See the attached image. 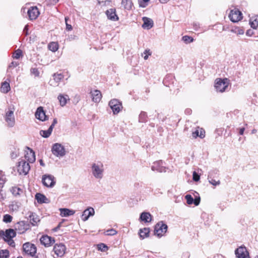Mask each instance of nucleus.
Wrapping results in <instances>:
<instances>
[{"instance_id": "nucleus-30", "label": "nucleus", "mask_w": 258, "mask_h": 258, "mask_svg": "<svg viewBox=\"0 0 258 258\" xmlns=\"http://www.w3.org/2000/svg\"><path fill=\"white\" fill-rule=\"evenodd\" d=\"M29 217L30 222L33 226L36 225L37 223L40 221L39 217L35 214L32 213L29 215Z\"/></svg>"}, {"instance_id": "nucleus-61", "label": "nucleus", "mask_w": 258, "mask_h": 258, "mask_svg": "<svg viewBox=\"0 0 258 258\" xmlns=\"http://www.w3.org/2000/svg\"><path fill=\"white\" fill-rule=\"evenodd\" d=\"M253 34V32L251 30H248L246 32V35L248 36H251Z\"/></svg>"}, {"instance_id": "nucleus-39", "label": "nucleus", "mask_w": 258, "mask_h": 258, "mask_svg": "<svg viewBox=\"0 0 258 258\" xmlns=\"http://www.w3.org/2000/svg\"><path fill=\"white\" fill-rule=\"evenodd\" d=\"M11 192H12L13 195L17 196L20 195L21 192H22V190L19 187H12V188L11 189Z\"/></svg>"}, {"instance_id": "nucleus-7", "label": "nucleus", "mask_w": 258, "mask_h": 258, "mask_svg": "<svg viewBox=\"0 0 258 258\" xmlns=\"http://www.w3.org/2000/svg\"><path fill=\"white\" fill-rule=\"evenodd\" d=\"M229 18L232 22H237L242 19V13L238 9L234 8L231 10Z\"/></svg>"}, {"instance_id": "nucleus-41", "label": "nucleus", "mask_w": 258, "mask_h": 258, "mask_svg": "<svg viewBox=\"0 0 258 258\" xmlns=\"http://www.w3.org/2000/svg\"><path fill=\"white\" fill-rule=\"evenodd\" d=\"M13 217L9 214H6L3 217V222L6 223L12 222Z\"/></svg>"}, {"instance_id": "nucleus-1", "label": "nucleus", "mask_w": 258, "mask_h": 258, "mask_svg": "<svg viewBox=\"0 0 258 258\" xmlns=\"http://www.w3.org/2000/svg\"><path fill=\"white\" fill-rule=\"evenodd\" d=\"M91 171L95 178H102L104 172L103 164L101 163H93L91 166Z\"/></svg>"}, {"instance_id": "nucleus-38", "label": "nucleus", "mask_w": 258, "mask_h": 258, "mask_svg": "<svg viewBox=\"0 0 258 258\" xmlns=\"http://www.w3.org/2000/svg\"><path fill=\"white\" fill-rule=\"evenodd\" d=\"M51 134V132L48 129L46 131L41 130L40 131V135L45 138L49 137Z\"/></svg>"}, {"instance_id": "nucleus-36", "label": "nucleus", "mask_w": 258, "mask_h": 258, "mask_svg": "<svg viewBox=\"0 0 258 258\" xmlns=\"http://www.w3.org/2000/svg\"><path fill=\"white\" fill-rule=\"evenodd\" d=\"M231 32L237 35H243L244 33V30L239 27H235L231 29Z\"/></svg>"}, {"instance_id": "nucleus-62", "label": "nucleus", "mask_w": 258, "mask_h": 258, "mask_svg": "<svg viewBox=\"0 0 258 258\" xmlns=\"http://www.w3.org/2000/svg\"><path fill=\"white\" fill-rule=\"evenodd\" d=\"M245 131L244 127H242L239 129V134L240 135H242L244 133V132Z\"/></svg>"}, {"instance_id": "nucleus-49", "label": "nucleus", "mask_w": 258, "mask_h": 258, "mask_svg": "<svg viewBox=\"0 0 258 258\" xmlns=\"http://www.w3.org/2000/svg\"><path fill=\"white\" fill-rule=\"evenodd\" d=\"M192 179L195 181H198L200 179V175L196 171L193 172Z\"/></svg>"}, {"instance_id": "nucleus-6", "label": "nucleus", "mask_w": 258, "mask_h": 258, "mask_svg": "<svg viewBox=\"0 0 258 258\" xmlns=\"http://www.w3.org/2000/svg\"><path fill=\"white\" fill-rule=\"evenodd\" d=\"M30 169L29 163L25 161L22 160L19 162L17 170L20 174L26 175Z\"/></svg>"}, {"instance_id": "nucleus-4", "label": "nucleus", "mask_w": 258, "mask_h": 258, "mask_svg": "<svg viewBox=\"0 0 258 258\" xmlns=\"http://www.w3.org/2000/svg\"><path fill=\"white\" fill-rule=\"evenodd\" d=\"M167 225L162 221L158 222L155 226V235L159 237L163 236L167 230Z\"/></svg>"}, {"instance_id": "nucleus-2", "label": "nucleus", "mask_w": 258, "mask_h": 258, "mask_svg": "<svg viewBox=\"0 0 258 258\" xmlns=\"http://www.w3.org/2000/svg\"><path fill=\"white\" fill-rule=\"evenodd\" d=\"M51 152L53 155L60 158L66 154V150L64 146L59 143H55L52 145Z\"/></svg>"}, {"instance_id": "nucleus-45", "label": "nucleus", "mask_w": 258, "mask_h": 258, "mask_svg": "<svg viewBox=\"0 0 258 258\" xmlns=\"http://www.w3.org/2000/svg\"><path fill=\"white\" fill-rule=\"evenodd\" d=\"M19 64L18 61H13L9 66L7 71L9 72L10 69H14Z\"/></svg>"}, {"instance_id": "nucleus-44", "label": "nucleus", "mask_w": 258, "mask_h": 258, "mask_svg": "<svg viewBox=\"0 0 258 258\" xmlns=\"http://www.w3.org/2000/svg\"><path fill=\"white\" fill-rule=\"evenodd\" d=\"M185 199L186 200V203L188 205H191L194 204V199L190 195H186L185 196Z\"/></svg>"}, {"instance_id": "nucleus-43", "label": "nucleus", "mask_w": 258, "mask_h": 258, "mask_svg": "<svg viewBox=\"0 0 258 258\" xmlns=\"http://www.w3.org/2000/svg\"><path fill=\"white\" fill-rule=\"evenodd\" d=\"M116 233H117V231L113 228L108 229L104 232L105 235H110V236L114 235L116 234Z\"/></svg>"}, {"instance_id": "nucleus-23", "label": "nucleus", "mask_w": 258, "mask_h": 258, "mask_svg": "<svg viewBox=\"0 0 258 258\" xmlns=\"http://www.w3.org/2000/svg\"><path fill=\"white\" fill-rule=\"evenodd\" d=\"M142 19L144 22L142 27L144 29H150L153 26V21L151 19L144 17Z\"/></svg>"}, {"instance_id": "nucleus-32", "label": "nucleus", "mask_w": 258, "mask_h": 258, "mask_svg": "<svg viewBox=\"0 0 258 258\" xmlns=\"http://www.w3.org/2000/svg\"><path fill=\"white\" fill-rule=\"evenodd\" d=\"M150 232L149 228H144L143 229H140L139 234L141 238L144 239L149 236Z\"/></svg>"}, {"instance_id": "nucleus-22", "label": "nucleus", "mask_w": 258, "mask_h": 258, "mask_svg": "<svg viewBox=\"0 0 258 258\" xmlns=\"http://www.w3.org/2000/svg\"><path fill=\"white\" fill-rule=\"evenodd\" d=\"M16 233L13 229H9L6 230L4 233L3 238L4 240L6 241L8 239H12L16 236Z\"/></svg>"}, {"instance_id": "nucleus-18", "label": "nucleus", "mask_w": 258, "mask_h": 258, "mask_svg": "<svg viewBox=\"0 0 258 258\" xmlns=\"http://www.w3.org/2000/svg\"><path fill=\"white\" fill-rule=\"evenodd\" d=\"M163 161L159 160L156 161L153 163V165L151 167V169L153 171H157L159 172H165V168L163 165Z\"/></svg>"}, {"instance_id": "nucleus-19", "label": "nucleus", "mask_w": 258, "mask_h": 258, "mask_svg": "<svg viewBox=\"0 0 258 258\" xmlns=\"http://www.w3.org/2000/svg\"><path fill=\"white\" fill-rule=\"evenodd\" d=\"M35 115L37 119L41 121H43L47 120V116L42 107L37 108Z\"/></svg>"}, {"instance_id": "nucleus-48", "label": "nucleus", "mask_w": 258, "mask_h": 258, "mask_svg": "<svg viewBox=\"0 0 258 258\" xmlns=\"http://www.w3.org/2000/svg\"><path fill=\"white\" fill-rule=\"evenodd\" d=\"M144 56L142 54V56L144 57L145 60H147L148 58L149 55H151L152 53L150 51V49H146L144 52Z\"/></svg>"}, {"instance_id": "nucleus-8", "label": "nucleus", "mask_w": 258, "mask_h": 258, "mask_svg": "<svg viewBox=\"0 0 258 258\" xmlns=\"http://www.w3.org/2000/svg\"><path fill=\"white\" fill-rule=\"evenodd\" d=\"M109 105L114 114H117L122 108L121 103L115 99L111 100L109 102Z\"/></svg>"}, {"instance_id": "nucleus-53", "label": "nucleus", "mask_w": 258, "mask_h": 258, "mask_svg": "<svg viewBox=\"0 0 258 258\" xmlns=\"http://www.w3.org/2000/svg\"><path fill=\"white\" fill-rule=\"evenodd\" d=\"M31 72L32 74H34L35 76H38L39 74L38 70L36 68L31 69Z\"/></svg>"}, {"instance_id": "nucleus-46", "label": "nucleus", "mask_w": 258, "mask_h": 258, "mask_svg": "<svg viewBox=\"0 0 258 258\" xmlns=\"http://www.w3.org/2000/svg\"><path fill=\"white\" fill-rule=\"evenodd\" d=\"M98 250L101 251H105L107 250V246L104 243H100L97 245Z\"/></svg>"}, {"instance_id": "nucleus-16", "label": "nucleus", "mask_w": 258, "mask_h": 258, "mask_svg": "<svg viewBox=\"0 0 258 258\" xmlns=\"http://www.w3.org/2000/svg\"><path fill=\"white\" fill-rule=\"evenodd\" d=\"M94 209L92 207H88L83 211L81 216L82 220L83 221H86L89 219L90 217L94 216Z\"/></svg>"}, {"instance_id": "nucleus-25", "label": "nucleus", "mask_w": 258, "mask_h": 258, "mask_svg": "<svg viewBox=\"0 0 258 258\" xmlns=\"http://www.w3.org/2000/svg\"><path fill=\"white\" fill-rule=\"evenodd\" d=\"M215 172L216 174L218 173V170H212L210 171L209 172L208 176V179L209 180V182L212 185L216 186L218 185L220 183V180L216 181V180L214 179L212 177V173Z\"/></svg>"}, {"instance_id": "nucleus-55", "label": "nucleus", "mask_w": 258, "mask_h": 258, "mask_svg": "<svg viewBox=\"0 0 258 258\" xmlns=\"http://www.w3.org/2000/svg\"><path fill=\"white\" fill-rule=\"evenodd\" d=\"M8 243L9 245L11 246L12 247H14L15 246V242L12 239H8L6 240Z\"/></svg>"}, {"instance_id": "nucleus-5", "label": "nucleus", "mask_w": 258, "mask_h": 258, "mask_svg": "<svg viewBox=\"0 0 258 258\" xmlns=\"http://www.w3.org/2000/svg\"><path fill=\"white\" fill-rule=\"evenodd\" d=\"M42 182L47 187H53L56 183L54 177L51 174H44L42 177Z\"/></svg>"}, {"instance_id": "nucleus-34", "label": "nucleus", "mask_w": 258, "mask_h": 258, "mask_svg": "<svg viewBox=\"0 0 258 258\" xmlns=\"http://www.w3.org/2000/svg\"><path fill=\"white\" fill-rule=\"evenodd\" d=\"M58 99L59 100L60 105L63 106L66 104L67 101L69 99V96L68 95L63 96L62 95H59L58 96Z\"/></svg>"}, {"instance_id": "nucleus-59", "label": "nucleus", "mask_w": 258, "mask_h": 258, "mask_svg": "<svg viewBox=\"0 0 258 258\" xmlns=\"http://www.w3.org/2000/svg\"><path fill=\"white\" fill-rule=\"evenodd\" d=\"M147 6V3L144 2V1L139 2V7H140L146 8Z\"/></svg>"}, {"instance_id": "nucleus-3", "label": "nucleus", "mask_w": 258, "mask_h": 258, "mask_svg": "<svg viewBox=\"0 0 258 258\" xmlns=\"http://www.w3.org/2000/svg\"><path fill=\"white\" fill-rule=\"evenodd\" d=\"M229 85L228 80L227 79H217L215 80V87L219 92H223L226 91Z\"/></svg>"}, {"instance_id": "nucleus-47", "label": "nucleus", "mask_w": 258, "mask_h": 258, "mask_svg": "<svg viewBox=\"0 0 258 258\" xmlns=\"http://www.w3.org/2000/svg\"><path fill=\"white\" fill-rule=\"evenodd\" d=\"M19 155V150L16 149H14L11 153V157L12 159L16 158Z\"/></svg>"}, {"instance_id": "nucleus-37", "label": "nucleus", "mask_w": 258, "mask_h": 258, "mask_svg": "<svg viewBox=\"0 0 258 258\" xmlns=\"http://www.w3.org/2000/svg\"><path fill=\"white\" fill-rule=\"evenodd\" d=\"M9 251L7 249H0V258H9Z\"/></svg>"}, {"instance_id": "nucleus-63", "label": "nucleus", "mask_w": 258, "mask_h": 258, "mask_svg": "<svg viewBox=\"0 0 258 258\" xmlns=\"http://www.w3.org/2000/svg\"><path fill=\"white\" fill-rule=\"evenodd\" d=\"M199 137L201 138H203L205 137V132L204 131L201 130L200 134H199Z\"/></svg>"}, {"instance_id": "nucleus-9", "label": "nucleus", "mask_w": 258, "mask_h": 258, "mask_svg": "<svg viewBox=\"0 0 258 258\" xmlns=\"http://www.w3.org/2000/svg\"><path fill=\"white\" fill-rule=\"evenodd\" d=\"M23 248L26 253L31 256H34L36 252V247L35 245L29 242L24 244Z\"/></svg>"}, {"instance_id": "nucleus-64", "label": "nucleus", "mask_w": 258, "mask_h": 258, "mask_svg": "<svg viewBox=\"0 0 258 258\" xmlns=\"http://www.w3.org/2000/svg\"><path fill=\"white\" fill-rule=\"evenodd\" d=\"M54 126V125L52 123L51 124V125L49 126L48 130L52 133V130H53V128Z\"/></svg>"}, {"instance_id": "nucleus-29", "label": "nucleus", "mask_w": 258, "mask_h": 258, "mask_svg": "<svg viewBox=\"0 0 258 258\" xmlns=\"http://www.w3.org/2000/svg\"><path fill=\"white\" fill-rule=\"evenodd\" d=\"M8 81H5L2 83L1 87V91L3 93H7L11 89L10 85V80L7 79Z\"/></svg>"}, {"instance_id": "nucleus-13", "label": "nucleus", "mask_w": 258, "mask_h": 258, "mask_svg": "<svg viewBox=\"0 0 258 258\" xmlns=\"http://www.w3.org/2000/svg\"><path fill=\"white\" fill-rule=\"evenodd\" d=\"M53 251L57 257L62 256L65 253L66 246L63 244H56L54 246Z\"/></svg>"}, {"instance_id": "nucleus-56", "label": "nucleus", "mask_w": 258, "mask_h": 258, "mask_svg": "<svg viewBox=\"0 0 258 258\" xmlns=\"http://www.w3.org/2000/svg\"><path fill=\"white\" fill-rule=\"evenodd\" d=\"M67 20H68V19L66 17L65 21H66V29L68 31H70V30H72V27L71 25H69L68 24Z\"/></svg>"}, {"instance_id": "nucleus-51", "label": "nucleus", "mask_w": 258, "mask_h": 258, "mask_svg": "<svg viewBox=\"0 0 258 258\" xmlns=\"http://www.w3.org/2000/svg\"><path fill=\"white\" fill-rule=\"evenodd\" d=\"M201 199L199 196L195 197V199H194V204L195 206H198L200 203Z\"/></svg>"}, {"instance_id": "nucleus-50", "label": "nucleus", "mask_w": 258, "mask_h": 258, "mask_svg": "<svg viewBox=\"0 0 258 258\" xmlns=\"http://www.w3.org/2000/svg\"><path fill=\"white\" fill-rule=\"evenodd\" d=\"M146 117V113L145 112H142L139 115L140 121L143 122Z\"/></svg>"}, {"instance_id": "nucleus-52", "label": "nucleus", "mask_w": 258, "mask_h": 258, "mask_svg": "<svg viewBox=\"0 0 258 258\" xmlns=\"http://www.w3.org/2000/svg\"><path fill=\"white\" fill-rule=\"evenodd\" d=\"M5 181L4 179L3 174L2 172L0 171V188L3 186Z\"/></svg>"}, {"instance_id": "nucleus-60", "label": "nucleus", "mask_w": 258, "mask_h": 258, "mask_svg": "<svg viewBox=\"0 0 258 258\" xmlns=\"http://www.w3.org/2000/svg\"><path fill=\"white\" fill-rule=\"evenodd\" d=\"M192 136L194 138H196L197 137H199V132L198 130H196L192 133Z\"/></svg>"}, {"instance_id": "nucleus-27", "label": "nucleus", "mask_w": 258, "mask_h": 258, "mask_svg": "<svg viewBox=\"0 0 258 258\" xmlns=\"http://www.w3.org/2000/svg\"><path fill=\"white\" fill-rule=\"evenodd\" d=\"M59 211L60 212V215L62 217L73 215L75 213V211L67 208H60Z\"/></svg>"}, {"instance_id": "nucleus-14", "label": "nucleus", "mask_w": 258, "mask_h": 258, "mask_svg": "<svg viewBox=\"0 0 258 258\" xmlns=\"http://www.w3.org/2000/svg\"><path fill=\"white\" fill-rule=\"evenodd\" d=\"M40 242L45 247H48L54 243L55 240L53 238L47 235H43L40 239Z\"/></svg>"}, {"instance_id": "nucleus-42", "label": "nucleus", "mask_w": 258, "mask_h": 258, "mask_svg": "<svg viewBox=\"0 0 258 258\" xmlns=\"http://www.w3.org/2000/svg\"><path fill=\"white\" fill-rule=\"evenodd\" d=\"M182 40L186 43H189L193 42L194 41V39L192 38V37L187 35H185L183 36L182 38Z\"/></svg>"}, {"instance_id": "nucleus-35", "label": "nucleus", "mask_w": 258, "mask_h": 258, "mask_svg": "<svg viewBox=\"0 0 258 258\" xmlns=\"http://www.w3.org/2000/svg\"><path fill=\"white\" fill-rule=\"evenodd\" d=\"M48 47L49 49L53 52H55L58 49V45L57 43L54 42L50 43Z\"/></svg>"}, {"instance_id": "nucleus-40", "label": "nucleus", "mask_w": 258, "mask_h": 258, "mask_svg": "<svg viewBox=\"0 0 258 258\" xmlns=\"http://www.w3.org/2000/svg\"><path fill=\"white\" fill-rule=\"evenodd\" d=\"M22 55V51L18 49L15 51L13 55V57L15 59H19Z\"/></svg>"}, {"instance_id": "nucleus-24", "label": "nucleus", "mask_w": 258, "mask_h": 258, "mask_svg": "<svg viewBox=\"0 0 258 258\" xmlns=\"http://www.w3.org/2000/svg\"><path fill=\"white\" fill-rule=\"evenodd\" d=\"M29 151L27 152L25 155V158L29 163H33L35 161V155L34 152L29 148Z\"/></svg>"}, {"instance_id": "nucleus-28", "label": "nucleus", "mask_w": 258, "mask_h": 258, "mask_svg": "<svg viewBox=\"0 0 258 258\" xmlns=\"http://www.w3.org/2000/svg\"><path fill=\"white\" fill-rule=\"evenodd\" d=\"M35 199L39 204L49 203V200L44 195L40 193H37L36 194Z\"/></svg>"}, {"instance_id": "nucleus-20", "label": "nucleus", "mask_w": 258, "mask_h": 258, "mask_svg": "<svg viewBox=\"0 0 258 258\" xmlns=\"http://www.w3.org/2000/svg\"><path fill=\"white\" fill-rule=\"evenodd\" d=\"M106 14L108 19L115 21L118 20V17L116 14V11L114 9H110L106 11Z\"/></svg>"}, {"instance_id": "nucleus-26", "label": "nucleus", "mask_w": 258, "mask_h": 258, "mask_svg": "<svg viewBox=\"0 0 258 258\" xmlns=\"http://www.w3.org/2000/svg\"><path fill=\"white\" fill-rule=\"evenodd\" d=\"M140 220L145 223L150 222L152 220V216L150 213L144 212L140 215Z\"/></svg>"}, {"instance_id": "nucleus-57", "label": "nucleus", "mask_w": 258, "mask_h": 258, "mask_svg": "<svg viewBox=\"0 0 258 258\" xmlns=\"http://www.w3.org/2000/svg\"><path fill=\"white\" fill-rule=\"evenodd\" d=\"M46 1L48 4L52 5H55L58 2V0H46Z\"/></svg>"}, {"instance_id": "nucleus-58", "label": "nucleus", "mask_w": 258, "mask_h": 258, "mask_svg": "<svg viewBox=\"0 0 258 258\" xmlns=\"http://www.w3.org/2000/svg\"><path fill=\"white\" fill-rule=\"evenodd\" d=\"M97 1L99 4L105 5L106 2H109L110 0H97Z\"/></svg>"}, {"instance_id": "nucleus-31", "label": "nucleus", "mask_w": 258, "mask_h": 258, "mask_svg": "<svg viewBox=\"0 0 258 258\" xmlns=\"http://www.w3.org/2000/svg\"><path fill=\"white\" fill-rule=\"evenodd\" d=\"M121 5L123 6L124 9L130 10L133 6L132 0H122Z\"/></svg>"}, {"instance_id": "nucleus-10", "label": "nucleus", "mask_w": 258, "mask_h": 258, "mask_svg": "<svg viewBox=\"0 0 258 258\" xmlns=\"http://www.w3.org/2000/svg\"><path fill=\"white\" fill-rule=\"evenodd\" d=\"M15 228L19 231L20 233H23L30 228V225L28 222L21 221L16 223Z\"/></svg>"}, {"instance_id": "nucleus-17", "label": "nucleus", "mask_w": 258, "mask_h": 258, "mask_svg": "<svg viewBox=\"0 0 258 258\" xmlns=\"http://www.w3.org/2000/svg\"><path fill=\"white\" fill-rule=\"evenodd\" d=\"M63 79V75L61 74H54L53 79L49 82L50 85L52 86H57L59 82Z\"/></svg>"}, {"instance_id": "nucleus-21", "label": "nucleus", "mask_w": 258, "mask_h": 258, "mask_svg": "<svg viewBox=\"0 0 258 258\" xmlns=\"http://www.w3.org/2000/svg\"><path fill=\"white\" fill-rule=\"evenodd\" d=\"M92 101L95 103L100 102L102 98L101 92L98 90H95L91 92Z\"/></svg>"}, {"instance_id": "nucleus-15", "label": "nucleus", "mask_w": 258, "mask_h": 258, "mask_svg": "<svg viewBox=\"0 0 258 258\" xmlns=\"http://www.w3.org/2000/svg\"><path fill=\"white\" fill-rule=\"evenodd\" d=\"M27 14L29 19L31 20L36 19L40 14L38 9L36 7H32L30 8L28 10Z\"/></svg>"}, {"instance_id": "nucleus-12", "label": "nucleus", "mask_w": 258, "mask_h": 258, "mask_svg": "<svg viewBox=\"0 0 258 258\" xmlns=\"http://www.w3.org/2000/svg\"><path fill=\"white\" fill-rule=\"evenodd\" d=\"M5 120L9 127H13L15 123L14 112L12 110H8L6 114Z\"/></svg>"}, {"instance_id": "nucleus-33", "label": "nucleus", "mask_w": 258, "mask_h": 258, "mask_svg": "<svg viewBox=\"0 0 258 258\" xmlns=\"http://www.w3.org/2000/svg\"><path fill=\"white\" fill-rule=\"evenodd\" d=\"M250 24L253 29H256L258 27V16H255L250 19Z\"/></svg>"}, {"instance_id": "nucleus-54", "label": "nucleus", "mask_w": 258, "mask_h": 258, "mask_svg": "<svg viewBox=\"0 0 258 258\" xmlns=\"http://www.w3.org/2000/svg\"><path fill=\"white\" fill-rule=\"evenodd\" d=\"M10 209L13 211H17L18 209V206L16 204H12L10 205Z\"/></svg>"}, {"instance_id": "nucleus-11", "label": "nucleus", "mask_w": 258, "mask_h": 258, "mask_svg": "<svg viewBox=\"0 0 258 258\" xmlns=\"http://www.w3.org/2000/svg\"><path fill=\"white\" fill-rule=\"evenodd\" d=\"M235 254L237 258H249L248 253L244 246H240L235 250Z\"/></svg>"}]
</instances>
